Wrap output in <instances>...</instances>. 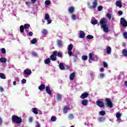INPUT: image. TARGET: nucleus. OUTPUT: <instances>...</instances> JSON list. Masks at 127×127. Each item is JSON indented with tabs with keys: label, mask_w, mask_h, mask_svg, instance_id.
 Segmentation results:
<instances>
[{
	"label": "nucleus",
	"mask_w": 127,
	"mask_h": 127,
	"mask_svg": "<svg viewBox=\"0 0 127 127\" xmlns=\"http://www.w3.org/2000/svg\"><path fill=\"white\" fill-rule=\"evenodd\" d=\"M48 24H50V23H51V22H52V20H51V19H48Z\"/></svg>",
	"instance_id": "052dcab7"
},
{
	"label": "nucleus",
	"mask_w": 127,
	"mask_h": 127,
	"mask_svg": "<svg viewBox=\"0 0 127 127\" xmlns=\"http://www.w3.org/2000/svg\"><path fill=\"white\" fill-rule=\"evenodd\" d=\"M68 119L69 120H72V119H74V115L72 114H69L68 116Z\"/></svg>",
	"instance_id": "79ce46f5"
},
{
	"label": "nucleus",
	"mask_w": 127,
	"mask_h": 127,
	"mask_svg": "<svg viewBox=\"0 0 127 127\" xmlns=\"http://www.w3.org/2000/svg\"><path fill=\"white\" fill-rule=\"evenodd\" d=\"M88 96H89V93L87 92H84L81 95L80 98L81 99H86V98L88 97Z\"/></svg>",
	"instance_id": "9d476101"
},
{
	"label": "nucleus",
	"mask_w": 127,
	"mask_h": 127,
	"mask_svg": "<svg viewBox=\"0 0 127 127\" xmlns=\"http://www.w3.org/2000/svg\"><path fill=\"white\" fill-rule=\"evenodd\" d=\"M74 11H75V7H74V6H70L68 8V12H69V13H71V14L74 13Z\"/></svg>",
	"instance_id": "1a4fd4ad"
},
{
	"label": "nucleus",
	"mask_w": 127,
	"mask_h": 127,
	"mask_svg": "<svg viewBox=\"0 0 127 127\" xmlns=\"http://www.w3.org/2000/svg\"><path fill=\"white\" fill-rule=\"evenodd\" d=\"M33 120V118H32V117H30L29 119V122L30 123H32Z\"/></svg>",
	"instance_id": "4d7b16f0"
},
{
	"label": "nucleus",
	"mask_w": 127,
	"mask_h": 127,
	"mask_svg": "<svg viewBox=\"0 0 127 127\" xmlns=\"http://www.w3.org/2000/svg\"><path fill=\"white\" fill-rule=\"evenodd\" d=\"M105 69L104 68H100V72H104Z\"/></svg>",
	"instance_id": "338daca9"
},
{
	"label": "nucleus",
	"mask_w": 127,
	"mask_h": 127,
	"mask_svg": "<svg viewBox=\"0 0 127 127\" xmlns=\"http://www.w3.org/2000/svg\"><path fill=\"white\" fill-rule=\"evenodd\" d=\"M1 53H2V54H5V53H6V51H5V49L3 48L1 49Z\"/></svg>",
	"instance_id": "4c0bfd02"
},
{
	"label": "nucleus",
	"mask_w": 127,
	"mask_h": 127,
	"mask_svg": "<svg viewBox=\"0 0 127 127\" xmlns=\"http://www.w3.org/2000/svg\"><path fill=\"white\" fill-rule=\"evenodd\" d=\"M107 16L109 19H112V16L111 15V14L108 13Z\"/></svg>",
	"instance_id": "603ef678"
},
{
	"label": "nucleus",
	"mask_w": 127,
	"mask_h": 127,
	"mask_svg": "<svg viewBox=\"0 0 127 127\" xmlns=\"http://www.w3.org/2000/svg\"><path fill=\"white\" fill-rule=\"evenodd\" d=\"M57 56H58V57H60V58H62L63 56H62V53L59 52H57Z\"/></svg>",
	"instance_id": "ea45409f"
},
{
	"label": "nucleus",
	"mask_w": 127,
	"mask_h": 127,
	"mask_svg": "<svg viewBox=\"0 0 127 127\" xmlns=\"http://www.w3.org/2000/svg\"><path fill=\"white\" fill-rule=\"evenodd\" d=\"M116 4L117 6H118L119 7H123V3L121 1H117Z\"/></svg>",
	"instance_id": "f3484780"
},
{
	"label": "nucleus",
	"mask_w": 127,
	"mask_h": 127,
	"mask_svg": "<svg viewBox=\"0 0 127 127\" xmlns=\"http://www.w3.org/2000/svg\"><path fill=\"white\" fill-rule=\"evenodd\" d=\"M98 121L100 122H103L105 121V120H106V119L104 117H100L99 118H98Z\"/></svg>",
	"instance_id": "c756f323"
},
{
	"label": "nucleus",
	"mask_w": 127,
	"mask_h": 127,
	"mask_svg": "<svg viewBox=\"0 0 127 127\" xmlns=\"http://www.w3.org/2000/svg\"><path fill=\"white\" fill-rule=\"evenodd\" d=\"M80 38H85V33L83 31H80Z\"/></svg>",
	"instance_id": "6ab92c4d"
},
{
	"label": "nucleus",
	"mask_w": 127,
	"mask_h": 127,
	"mask_svg": "<svg viewBox=\"0 0 127 127\" xmlns=\"http://www.w3.org/2000/svg\"><path fill=\"white\" fill-rule=\"evenodd\" d=\"M59 68L61 70H64V69H65V68L64 67V64H63V63H61L60 64Z\"/></svg>",
	"instance_id": "393cba45"
},
{
	"label": "nucleus",
	"mask_w": 127,
	"mask_h": 127,
	"mask_svg": "<svg viewBox=\"0 0 127 127\" xmlns=\"http://www.w3.org/2000/svg\"><path fill=\"white\" fill-rule=\"evenodd\" d=\"M72 49H73V45L70 44L68 46L67 50L68 51H72Z\"/></svg>",
	"instance_id": "bb28decb"
},
{
	"label": "nucleus",
	"mask_w": 127,
	"mask_h": 127,
	"mask_svg": "<svg viewBox=\"0 0 127 127\" xmlns=\"http://www.w3.org/2000/svg\"><path fill=\"white\" fill-rule=\"evenodd\" d=\"M88 100L84 99L82 100L81 104L83 106H87V105H88Z\"/></svg>",
	"instance_id": "a211bd4d"
},
{
	"label": "nucleus",
	"mask_w": 127,
	"mask_h": 127,
	"mask_svg": "<svg viewBox=\"0 0 127 127\" xmlns=\"http://www.w3.org/2000/svg\"><path fill=\"white\" fill-rule=\"evenodd\" d=\"M4 90L3 89V88L2 87H0V92H3Z\"/></svg>",
	"instance_id": "680f3d73"
},
{
	"label": "nucleus",
	"mask_w": 127,
	"mask_h": 127,
	"mask_svg": "<svg viewBox=\"0 0 127 127\" xmlns=\"http://www.w3.org/2000/svg\"><path fill=\"white\" fill-rule=\"evenodd\" d=\"M87 5L89 6V8L91 9H95L98 6V0H94L92 2V5L90 6V2H87Z\"/></svg>",
	"instance_id": "7ed1b4c3"
},
{
	"label": "nucleus",
	"mask_w": 127,
	"mask_h": 127,
	"mask_svg": "<svg viewBox=\"0 0 127 127\" xmlns=\"http://www.w3.org/2000/svg\"><path fill=\"white\" fill-rule=\"evenodd\" d=\"M101 28H102L104 32L109 33L110 32V28L108 26V20L105 17L101 18L99 21Z\"/></svg>",
	"instance_id": "f257e3e1"
},
{
	"label": "nucleus",
	"mask_w": 127,
	"mask_h": 127,
	"mask_svg": "<svg viewBox=\"0 0 127 127\" xmlns=\"http://www.w3.org/2000/svg\"><path fill=\"white\" fill-rule=\"evenodd\" d=\"M0 78H1V79H6L5 75L2 73H0Z\"/></svg>",
	"instance_id": "c85d7f7f"
},
{
	"label": "nucleus",
	"mask_w": 127,
	"mask_h": 127,
	"mask_svg": "<svg viewBox=\"0 0 127 127\" xmlns=\"http://www.w3.org/2000/svg\"><path fill=\"white\" fill-rule=\"evenodd\" d=\"M82 59L84 61H86V60H87V59H88V56H82Z\"/></svg>",
	"instance_id": "a19ab883"
},
{
	"label": "nucleus",
	"mask_w": 127,
	"mask_h": 127,
	"mask_svg": "<svg viewBox=\"0 0 127 127\" xmlns=\"http://www.w3.org/2000/svg\"><path fill=\"white\" fill-rule=\"evenodd\" d=\"M123 47H126V46H127V44H126V43H123Z\"/></svg>",
	"instance_id": "774afa93"
},
{
	"label": "nucleus",
	"mask_w": 127,
	"mask_h": 127,
	"mask_svg": "<svg viewBox=\"0 0 127 127\" xmlns=\"http://www.w3.org/2000/svg\"><path fill=\"white\" fill-rule=\"evenodd\" d=\"M32 56H34V57H37V53L35 52H32Z\"/></svg>",
	"instance_id": "49530a36"
},
{
	"label": "nucleus",
	"mask_w": 127,
	"mask_h": 127,
	"mask_svg": "<svg viewBox=\"0 0 127 127\" xmlns=\"http://www.w3.org/2000/svg\"><path fill=\"white\" fill-rule=\"evenodd\" d=\"M97 10H98V11H101V10H103V7L102 6H99L97 7Z\"/></svg>",
	"instance_id": "de8ad7c7"
},
{
	"label": "nucleus",
	"mask_w": 127,
	"mask_h": 127,
	"mask_svg": "<svg viewBox=\"0 0 127 127\" xmlns=\"http://www.w3.org/2000/svg\"><path fill=\"white\" fill-rule=\"evenodd\" d=\"M2 124V119H1V118H0V126H1Z\"/></svg>",
	"instance_id": "69168bd1"
},
{
	"label": "nucleus",
	"mask_w": 127,
	"mask_h": 127,
	"mask_svg": "<svg viewBox=\"0 0 127 127\" xmlns=\"http://www.w3.org/2000/svg\"><path fill=\"white\" fill-rule=\"evenodd\" d=\"M57 44L60 48L62 47V41L61 40H58L57 41Z\"/></svg>",
	"instance_id": "aec40b11"
},
{
	"label": "nucleus",
	"mask_w": 127,
	"mask_h": 127,
	"mask_svg": "<svg viewBox=\"0 0 127 127\" xmlns=\"http://www.w3.org/2000/svg\"><path fill=\"white\" fill-rule=\"evenodd\" d=\"M100 78H104V77H105V74L104 73H101L100 75Z\"/></svg>",
	"instance_id": "13d9d810"
},
{
	"label": "nucleus",
	"mask_w": 127,
	"mask_h": 127,
	"mask_svg": "<svg viewBox=\"0 0 127 127\" xmlns=\"http://www.w3.org/2000/svg\"><path fill=\"white\" fill-rule=\"evenodd\" d=\"M96 105L100 108H104L105 107V103H104V102L101 101H97Z\"/></svg>",
	"instance_id": "6e6552de"
},
{
	"label": "nucleus",
	"mask_w": 127,
	"mask_h": 127,
	"mask_svg": "<svg viewBox=\"0 0 127 127\" xmlns=\"http://www.w3.org/2000/svg\"><path fill=\"white\" fill-rule=\"evenodd\" d=\"M122 53L123 56L125 57H127V49H123L122 50Z\"/></svg>",
	"instance_id": "412c9836"
},
{
	"label": "nucleus",
	"mask_w": 127,
	"mask_h": 127,
	"mask_svg": "<svg viewBox=\"0 0 127 127\" xmlns=\"http://www.w3.org/2000/svg\"><path fill=\"white\" fill-rule=\"evenodd\" d=\"M32 112L35 114V115H38V111L37 110V108H34L32 109Z\"/></svg>",
	"instance_id": "5701e85b"
},
{
	"label": "nucleus",
	"mask_w": 127,
	"mask_h": 127,
	"mask_svg": "<svg viewBox=\"0 0 127 127\" xmlns=\"http://www.w3.org/2000/svg\"><path fill=\"white\" fill-rule=\"evenodd\" d=\"M45 3L46 5H49V4H50V3H51V1H50L49 0H47L45 1Z\"/></svg>",
	"instance_id": "58836bf2"
},
{
	"label": "nucleus",
	"mask_w": 127,
	"mask_h": 127,
	"mask_svg": "<svg viewBox=\"0 0 127 127\" xmlns=\"http://www.w3.org/2000/svg\"><path fill=\"white\" fill-rule=\"evenodd\" d=\"M42 33L43 34V35H46V34L48 33V32L47 31V30L43 29L42 31Z\"/></svg>",
	"instance_id": "cd10ccee"
},
{
	"label": "nucleus",
	"mask_w": 127,
	"mask_h": 127,
	"mask_svg": "<svg viewBox=\"0 0 127 127\" xmlns=\"http://www.w3.org/2000/svg\"><path fill=\"white\" fill-rule=\"evenodd\" d=\"M57 99L58 101H61L62 100V95L60 94H58L57 95Z\"/></svg>",
	"instance_id": "b1692460"
},
{
	"label": "nucleus",
	"mask_w": 127,
	"mask_h": 127,
	"mask_svg": "<svg viewBox=\"0 0 127 127\" xmlns=\"http://www.w3.org/2000/svg\"><path fill=\"white\" fill-rule=\"evenodd\" d=\"M71 18L72 20H76V15L72 14L71 15Z\"/></svg>",
	"instance_id": "a18cd8bd"
},
{
	"label": "nucleus",
	"mask_w": 127,
	"mask_h": 127,
	"mask_svg": "<svg viewBox=\"0 0 127 127\" xmlns=\"http://www.w3.org/2000/svg\"><path fill=\"white\" fill-rule=\"evenodd\" d=\"M21 82H22L23 84H25V83H26V79L23 78V79H22Z\"/></svg>",
	"instance_id": "864d4df0"
},
{
	"label": "nucleus",
	"mask_w": 127,
	"mask_h": 127,
	"mask_svg": "<svg viewBox=\"0 0 127 127\" xmlns=\"http://www.w3.org/2000/svg\"><path fill=\"white\" fill-rule=\"evenodd\" d=\"M46 92L49 95H51V90H50V87L49 86L46 87Z\"/></svg>",
	"instance_id": "4468645a"
},
{
	"label": "nucleus",
	"mask_w": 127,
	"mask_h": 127,
	"mask_svg": "<svg viewBox=\"0 0 127 127\" xmlns=\"http://www.w3.org/2000/svg\"><path fill=\"white\" fill-rule=\"evenodd\" d=\"M50 62H51L50 59H47L44 61V63L46 64H50Z\"/></svg>",
	"instance_id": "7c9ffc66"
},
{
	"label": "nucleus",
	"mask_w": 127,
	"mask_h": 127,
	"mask_svg": "<svg viewBox=\"0 0 127 127\" xmlns=\"http://www.w3.org/2000/svg\"><path fill=\"white\" fill-rule=\"evenodd\" d=\"M106 52L107 54H110L111 52H112V48L110 47H108L106 49Z\"/></svg>",
	"instance_id": "4be33fe9"
},
{
	"label": "nucleus",
	"mask_w": 127,
	"mask_h": 127,
	"mask_svg": "<svg viewBox=\"0 0 127 127\" xmlns=\"http://www.w3.org/2000/svg\"><path fill=\"white\" fill-rule=\"evenodd\" d=\"M12 121L18 125H19L22 123V119L20 117L16 115L12 117Z\"/></svg>",
	"instance_id": "f03ea898"
},
{
	"label": "nucleus",
	"mask_w": 127,
	"mask_h": 127,
	"mask_svg": "<svg viewBox=\"0 0 127 127\" xmlns=\"http://www.w3.org/2000/svg\"><path fill=\"white\" fill-rule=\"evenodd\" d=\"M121 117H122V114H121V113L118 112L116 114V118H117L118 121H119V122H121V121H122Z\"/></svg>",
	"instance_id": "f8f14e48"
},
{
	"label": "nucleus",
	"mask_w": 127,
	"mask_h": 127,
	"mask_svg": "<svg viewBox=\"0 0 127 127\" xmlns=\"http://www.w3.org/2000/svg\"><path fill=\"white\" fill-rule=\"evenodd\" d=\"M32 3H35V2H36L37 0H31Z\"/></svg>",
	"instance_id": "0e129e2a"
},
{
	"label": "nucleus",
	"mask_w": 127,
	"mask_h": 127,
	"mask_svg": "<svg viewBox=\"0 0 127 127\" xmlns=\"http://www.w3.org/2000/svg\"><path fill=\"white\" fill-rule=\"evenodd\" d=\"M29 27H30V25L28 24H25L24 26L22 25H21L20 26V32L23 33L24 32V29H28Z\"/></svg>",
	"instance_id": "20e7f679"
},
{
	"label": "nucleus",
	"mask_w": 127,
	"mask_h": 127,
	"mask_svg": "<svg viewBox=\"0 0 127 127\" xmlns=\"http://www.w3.org/2000/svg\"><path fill=\"white\" fill-rule=\"evenodd\" d=\"M31 73V70L26 69L24 70L23 74H24L25 75H30Z\"/></svg>",
	"instance_id": "9b49d317"
},
{
	"label": "nucleus",
	"mask_w": 127,
	"mask_h": 127,
	"mask_svg": "<svg viewBox=\"0 0 127 127\" xmlns=\"http://www.w3.org/2000/svg\"><path fill=\"white\" fill-rule=\"evenodd\" d=\"M69 69H70V67L69 66V65H66L65 70H69Z\"/></svg>",
	"instance_id": "e2e57ef3"
},
{
	"label": "nucleus",
	"mask_w": 127,
	"mask_h": 127,
	"mask_svg": "<svg viewBox=\"0 0 127 127\" xmlns=\"http://www.w3.org/2000/svg\"><path fill=\"white\" fill-rule=\"evenodd\" d=\"M36 127H40V124H39L38 122H36Z\"/></svg>",
	"instance_id": "5fc2aeb1"
},
{
	"label": "nucleus",
	"mask_w": 127,
	"mask_h": 127,
	"mask_svg": "<svg viewBox=\"0 0 127 127\" xmlns=\"http://www.w3.org/2000/svg\"><path fill=\"white\" fill-rule=\"evenodd\" d=\"M29 36H32L33 35V33L32 32H30L28 33Z\"/></svg>",
	"instance_id": "6e6d98bb"
},
{
	"label": "nucleus",
	"mask_w": 127,
	"mask_h": 127,
	"mask_svg": "<svg viewBox=\"0 0 127 127\" xmlns=\"http://www.w3.org/2000/svg\"><path fill=\"white\" fill-rule=\"evenodd\" d=\"M88 57L90 60H91L92 61H94V59H93V55L92 53H89Z\"/></svg>",
	"instance_id": "c9c22d12"
},
{
	"label": "nucleus",
	"mask_w": 127,
	"mask_h": 127,
	"mask_svg": "<svg viewBox=\"0 0 127 127\" xmlns=\"http://www.w3.org/2000/svg\"><path fill=\"white\" fill-rule=\"evenodd\" d=\"M31 42L32 44H35L37 42V40L36 38H34L31 41Z\"/></svg>",
	"instance_id": "72a5a7b5"
},
{
	"label": "nucleus",
	"mask_w": 127,
	"mask_h": 127,
	"mask_svg": "<svg viewBox=\"0 0 127 127\" xmlns=\"http://www.w3.org/2000/svg\"><path fill=\"white\" fill-rule=\"evenodd\" d=\"M86 38L87 39H93V38H94V36H93L92 35H88L86 36Z\"/></svg>",
	"instance_id": "e433bc0d"
},
{
	"label": "nucleus",
	"mask_w": 127,
	"mask_h": 127,
	"mask_svg": "<svg viewBox=\"0 0 127 127\" xmlns=\"http://www.w3.org/2000/svg\"><path fill=\"white\" fill-rule=\"evenodd\" d=\"M103 66L105 68L108 67V65L106 62H103Z\"/></svg>",
	"instance_id": "09e8293b"
},
{
	"label": "nucleus",
	"mask_w": 127,
	"mask_h": 127,
	"mask_svg": "<svg viewBox=\"0 0 127 127\" xmlns=\"http://www.w3.org/2000/svg\"><path fill=\"white\" fill-rule=\"evenodd\" d=\"M91 23L93 25H96V24H97L98 23V20H93L91 21Z\"/></svg>",
	"instance_id": "f704fd0d"
},
{
	"label": "nucleus",
	"mask_w": 127,
	"mask_h": 127,
	"mask_svg": "<svg viewBox=\"0 0 127 127\" xmlns=\"http://www.w3.org/2000/svg\"><path fill=\"white\" fill-rule=\"evenodd\" d=\"M49 18H50L49 14H46L45 15V19H46V20H47L49 19Z\"/></svg>",
	"instance_id": "c03bdc74"
},
{
	"label": "nucleus",
	"mask_w": 127,
	"mask_h": 127,
	"mask_svg": "<svg viewBox=\"0 0 127 127\" xmlns=\"http://www.w3.org/2000/svg\"><path fill=\"white\" fill-rule=\"evenodd\" d=\"M105 105L106 106H107L109 107V108H112L113 107H114V105L113 104V103L112 102V101H111V99L110 98H106L105 100Z\"/></svg>",
	"instance_id": "39448f33"
},
{
	"label": "nucleus",
	"mask_w": 127,
	"mask_h": 127,
	"mask_svg": "<svg viewBox=\"0 0 127 127\" xmlns=\"http://www.w3.org/2000/svg\"><path fill=\"white\" fill-rule=\"evenodd\" d=\"M120 23L124 26V27H127V21L125 18H121L120 19Z\"/></svg>",
	"instance_id": "0eeeda50"
},
{
	"label": "nucleus",
	"mask_w": 127,
	"mask_h": 127,
	"mask_svg": "<svg viewBox=\"0 0 127 127\" xmlns=\"http://www.w3.org/2000/svg\"><path fill=\"white\" fill-rule=\"evenodd\" d=\"M57 56V51H55L53 53V55L50 56V59L52 61H56L57 59L56 58Z\"/></svg>",
	"instance_id": "423d86ee"
},
{
	"label": "nucleus",
	"mask_w": 127,
	"mask_h": 127,
	"mask_svg": "<svg viewBox=\"0 0 127 127\" xmlns=\"http://www.w3.org/2000/svg\"><path fill=\"white\" fill-rule=\"evenodd\" d=\"M118 14H119V15H122V14H123V11H119Z\"/></svg>",
	"instance_id": "bf43d9fd"
},
{
	"label": "nucleus",
	"mask_w": 127,
	"mask_h": 127,
	"mask_svg": "<svg viewBox=\"0 0 127 127\" xmlns=\"http://www.w3.org/2000/svg\"><path fill=\"white\" fill-rule=\"evenodd\" d=\"M38 89L41 91H43V90H44V89H45V84H41V85H40L38 87Z\"/></svg>",
	"instance_id": "dca6fc26"
},
{
	"label": "nucleus",
	"mask_w": 127,
	"mask_h": 127,
	"mask_svg": "<svg viewBox=\"0 0 127 127\" xmlns=\"http://www.w3.org/2000/svg\"><path fill=\"white\" fill-rule=\"evenodd\" d=\"M56 120H57V118L54 116H53L51 118L52 122H56Z\"/></svg>",
	"instance_id": "473e14b6"
},
{
	"label": "nucleus",
	"mask_w": 127,
	"mask_h": 127,
	"mask_svg": "<svg viewBox=\"0 0 127 127\" xmlns=\"http://www.w3.org/2000/svg\"><path fill=\"white\" fill-rule=\"evenodd\" d=\"M67 53L69 56H72V55H73V53L71 51H68Z\"/></svg>",
	"instance_id": "8fccbe9b"
},
{
	"label": "nucleus",
	"mask_w": 127,
	"mask_h": 127,
	"mask_svg": "<svg viewBox=\"0 0 127 127\" xmlns=\"http://www.w3.org/2000/svg\"><path fill=\"white\" fill-rule=\"evenodd\" d=\"M99 114L100 115V116H105V115H106V112L104 110H102L99 112Z\"/></svg>",
	"instance_id": "2f4dec72"
},
{
	"label": "nucleus",
	"mask_w": 127,
	"mask_h": 127,
	"mask_svg": "<svg viewBox=\"0 0 127 127\" xmlns=\"http://www.w3.org/2000/svg\"><path fill=\"white\" fill-rule=\"evenodd\" d=\"M75 72H72L69 75V79L70 81H73L74 80V78H75Z\"/></svg>",
	"instance_id": "ddd939ff"
},
{
	"label": "nucleus",
	"mask_w": 127,
	"mask_h": 127,
	"mask_svg": "<svg viewBox=\"0 0 127 127\" xmlns=\"http://www.w3.org/2000/svg\"><path fill=\"white\" fill-rule=\"evenodd\" d=\"M73 62H76V61H78V56L77 55H75L74 57L73 58Z\"/></svg>",
	"instance_id": "37998d69"
},
{
	"label": "nucleus",
	"mask_w": 127,
	"mask_h": 127,
	"mask_svg": "<svg viewBox=\"0 0 127 127\" xmlns=\"http://www.w3.org/2000/svg\"><path fill=\"white\" fill-rule=\"evenodd\" d=\"M123 35H124V38H125V39H127V32H124V33H123Z\"/></svg>",
	"instance_id": "3c124183"
},
{
	"label": "nucleus",
	"mask_w": 127,
	"mask_h": 127,
	"mask_svg": "<svg viewBox=\"0 0 127 127\" xmlns=\"http://www.w3.org/2000/svg\"><path fill=\"white\" fill-rule=\"evenodd\" d=\"M70 109L68 108L67 106H64L63 109V113L64 114H67L68 113V111H69Z\"/></svg>",
	"instance_id": "2eb2a0df"
},
{
	"label": "nucleus",
	"mask_w": 127,
	"mask_h": 127,
	"mask_svg": "<svg viewBox=\"0 0 127 127\" xmlns=\"http://www.w3.org/2000/svg\"><path fill=\"white\" fill-rule=\"evenodd\" d=\"M0 62H1V63H5V62H6V59L5 58H0Z\"/></svg>",
	"instance_id": "a878e982"
}]
</instances>
